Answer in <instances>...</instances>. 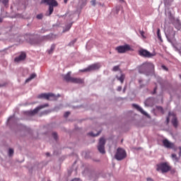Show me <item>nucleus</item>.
Listing matches in <instances>:
<instances>
[{"label": "nucleus", "instance_id": "nucleus-44", "mask_svg": "<svg viewBox=\"0 0 181 181\" xmlns=\"http://www.w3.org/2000/svg\"><path fill=\"white\" fill-rule=\"evenodd\" d=\"M139 83L141 84V83H142V80H139Z\"/></svg>", "mask_w": 181, "mask_h": 181}, {"label": "nucleus", "instance_id": "nucleus-25", "mask_svg": "<svg viewBox=\"0 0 181 181\" xmlns=\"http://www.w3.org/2000/svg\"><path fill=\"white\" fill-rule=\"evenodd\" d=\"M101 134V131H99L96 134H93V132L88 133V135H90V136H98Z\"/></svg>", "mask_w": 181, "mask_h": 181}, {"label": "nucleus", "instance_id": "nucleus-38", "mask_svg": "<svg viewBox=\"0 0 181 181\" xmlns=\"http://www.w3.org/2000/svg\"><path fill=\"white\" fill-rule=\"evenodd\" d=\"M158 89L157 87L154 88V90H153V94H156V90Z\"/></svg>", "mask_w": 181, "mask_h": 181}, {"label": "nucleus", "instance_id": "nucleus-18", "mask_svg": "<svg viewBox=\"0 0 181 181\" xmlns=\"http://www.w3.org/2000/svg\"><path fill=\"white\" fill-rule=\"evenodd\" d=\"M171 158L175 163H177V162H179V158H178L177 155H176L175 153L171 154Z\"/></svg>", "mask_w": 181, "mask_h": 181}, {"label": "nucleus", "instance_id": "nucleus-41", "mask_svg": "<svg viewBox=\"0 0 181 181\" xmlns=\"http://www.w3.org/2000/svg\"><path fill=\"white\" fill-rule=\"evenodd\" d=\"M69 1V0H64V4H66Z\"/></svg>", "mask_w": 181, "mask_h": 181}, {"label": "nucleus", "instance_id": "nucleus-45", "mask_svg": "<svg viewBox=\"0 0 181 181\" xmlns=\"http://www.w3.org/2000/svg\"><path fill=\"white\" fill-rule=\"evenodd\" d=\"M142 87H144V86L141 85V88H142Z\"/></svg>", "mask_w": 181, "mask_h": 181}, {"label": "nucleus", "instance_id": "nucleus-4", "mask_svg": "<svg viewBox=\"0 0 181 181\" xmlns=\"http://www.w3.org/2000/svg\"><path fill=\"white\" fill-rule=\"evenodd\" d=\"M115 158L117 160H122L123 159H125V158H127V151H125L124 148H118L115 155Z\"/></svg>", "mask_w": 181, "mask_h": 181}, {"label": "nucleus", "instance_id": "nucleus-17", "mask_svg": "<svg viewBox=\"0 0 181 181\" xmlns=\"http://www.w3.org/2000/svg\"><path fill=\"white\" fill-rule=\"evenodd\" d=\"M116 78L118 80V81H120V83L123 84L124 81L125 80V74L121 72V76H116Z\"/></svg>", "mask_w": 181, "mask_h": 181}, {"label": "nucleus", "instance_id": "nucleus-2", "mask_svg": "<svg viewBox=\"0 0 181 181\" xmlns=\"http://www.w3.org/2000/svg\"><path fill=\"white\" fill-rule=\"evenodd\" d=\"M156 170L160 173H168L172 170V166L168 162H162L156 165Z\"/></svg>", "mask_w": 181, "mask_h": 181}, {"label": "nucleus", "instance_id": "nucleus-16", "mask_svg": "<svg viewBox=\"0 0 181 181\" xmlns=\"http://www.w3.org/2000/svg\"><path fill=\"white\" fill-rule=\"evenodd\" d=\"M73 78V77H71V73L68 72L66 75H64V79L65 80V81H66L67 83H71V79Z\"/></svg>", "mask_w": 181, "mask_h": 181}, {"label": "nucleus", "instance_id": "nucleus-46", "mask_svg": "<svg viewBox=\"0 0 181 181\" xmlns=\"http://www.w3.org/2000/svg\"><path fill=\"white\" fill-rule=\"evenodd\" d=\"M180 78H181V75H180Z\"/></svg>", "mask_w": 181, "mask_h": 181}, {"label": "nucleus", "instance_id": "nucleus-32", "mask_svg": "<svg viewBox=\"0 0 181 181\" xmlns=\"http://www.w3.org/2000/svg\"><path fill=\"white\" fill-rule=\"evenodd\" d=\"M97 2V0H91L90 4L93 5V6H95V4Z\"/></svg>", "mask_w": 181, "mask_h": 181}, {"label": "nucleus", "instance_id": "nucleus-28", "mask_svg": "<svg viewBox=\"0 0 181 181\" xmlns=\"http://www.w3.org/2000/svg\"><path fill=\"white\" fill-rule=\"evenodd\" d=\"M119 70V65L115 66L112 69V71H118Z\"/></svg>", "mask_w": 181, "mask_h": 181}, {"label": "nucleus", "instance_id": "nucleus-39", "mask_svg": "<svg viewBox=\"0 0 181 181\" xmlns=\"http://www.w3.org/2000/svg\"><path fill=\"white\" fill-rule=\"evenodd\" d=\"M169 121H170L169 117H167V118H166V122H167V124H169Z\"/></svg>", "mask_w": 181, "mask_h": 181}, {"label": "nucleus", "instance_id": "nucleus-5", "mask_svg": "<svg viewBox=\"0 0 181 181\" xmlns=\"http://www.w3.org/2000/svg\"><path fill=\"white\" fill-rule=\"evenodd\" d=\"M37 98H44V100H47L48 101H54L57 100V96L53 93H41L37 96Z\"/></svg>", "mask_w": 181, "mask_h": 181}, {"label": "nucleus", "instance_id": "nucleus-31", "mask_svg": "<svg viewBox=\"0 0 181 181\" xmlns=\"http://www.w3.org/2000/svg\"><path fill=\"white\" fill-rule=\"evenodd\" d=\"M37 19H43V14L42 13L37 14Z\"/></svg>", "mask_w": 181, "mask_h": 181}, {"label": "nucleus", "instance_id": "nucleus-34", "mask_svg": "<svg viewBox=\"0 0 181 181\" xmlns=\"http://www.w3.org/2000/svg\"><path fill=\"white\" fill-rule=\"evenodd\" d=\"M52 136L54 139H57V133L56 132L52 133Z\"/></svg>", "mask_w": 181, "mask_h": 181}, {"label": "nucleus", "instance_id": "nucleus-35", "mask_svg": "<svg viewBox=\"0 0 181 181\" xmlns=\"http://www.w3.org/2000/svg\"><path fill=\"white\" fill-rule=\"evenodd\" d=\"M162 69H163V70H166L168 71V68L165 65H162Z\"/></svg>", "mask_w": 181, "mask_h": 181}, {"label": "nucleus", "instance_id": "nucleus-37", "mask_svg": "<svg viewBox=\"0 0 181 181\" xmlns=\"http://www.w3.org/2000/svg\"><path fill=\"white\" fill-rule=\"evenodd\" d=\"M178 149H179V156H181V146H179L178 147Z\"/></svg>", "mask_w": 181, "mask_h": 181}, {"label": "nucleus", "instance_id": "nucleus-40", "mask_svg": "<svg viewBox=\"0 0 181 181\" xmlns=\"http://www.w3.org/2000/svg\"><path fill=\"white\" fill-rule=\"evenodd\" d=\"M3 21H4V19L2 18H0V23H2Z\"/></svg>", "mask_w": 181, "mask_h": 181}, {"label": "nucleus", "instance_id": "nucleus-3", "mask_svg": "<svg viewBox=\"0 0 181 181\" xmlns=\"http://www.w3.org/2000/svg\"><path fill=\"white\" fill-rule=\"evenodd\" d=\"M41 4L49 5L48 11L46 12L45 16H50L54 11V8L59 6V3L56 0H42Z\"/></svg>", "mask_w": 181, "mask_h": 181}, {"label": "nucleus", "instance_id": "nucleus-6", "mask_svg": "<svg viewBox=\"0 0 181 181\" xmlns=\"http://www.w3.org/2000/svg\"><path fill=\"white\" fill-rule=\"evenodd\" d=\"M116 50L118 53H127V52H129L133 49L132 48H131V46L129 45L126 44L124 45L117 47Z\"/></svg>", "mask_w": 181, "mask_h": 181}, {"label": "nucleus", "instance_id": "nucleus-20", "mask_svg": "<svg viewBox=\"0 0 181 181\" xmlns=\"http://www.w3.org/2000/svg\"><path fill=\"white\" fill-rule=\"evenodd\" d=\"M36 74H32L28 78L25 80V83H29V81H31V80H33V78H35Z\"/></svg>", "mask_w": 181, "mask_h": 181}, {"label": "nucleus", "instance_id": "nucleus-10", "mask_svg": "<svg viewBox=\"0 0 181 181\" xmlns=\"http://www.w3.org/2000/svg\"><path fill=\"white\" fill-rule=\"evenodd\" d=\"M163 144L164 145L165 148H168L170 149H175V144L168 139H164L163 141Z\"/></svg>", "mask_w": 181, "mask_h": 181}, {"label": "nucleus", "instance_id": "nucleus-15", "mask_svg": "<svg viewBox=\"0 0 181 181\" xmlns=\"http://www.w3.org/2000/svg\"><path fill=\"white\" fill-rule=\"evenodd\" d=\"M173 115V118L172 119V124L175 127L177 128V119L176 118V117H175V113L173 112H169V117Z\"/></svg>", "mask_w": 181, "mask_h": 181}, {"label": "nucleus", "instance_id": "nucleus-14", "mask_svg": "<svg viewBox=\"0 0 181 181\" xmlns=\"http://www.w3.org/2000/svg\"><path fill=\"white\" fill-rule=\"evenodd\" d=\"M71 83H74V84H83V83H84V79L72 77Z\"/></svg>", "mask_w": 181, "mask_h": 181}, {"label": "nucleus", "instance_id": "nucleus-33", "mask_svg": "<svg viewBox=\"0 0 181 181\" xmlns=\"http://www.w3.org/2000/svg\"><path fill=\"white\" fill-rule=\"evenodd\" d=\"M69 115H70V112H66L64 115V117L65 118H67V117H69Z\"/></svg>", "mask_w": 181, "mask_h": 181}, {"label": "nucleus", "instance_id": "nucleus-21", "mask_svg": "<svg viewBox=\"0 0 181 181\" xmlns=\"http://www.w3.org/2000/svg\"><path fill=\"white\" fill-rule=\"evenodd\" d=\"M54 49H56V45H52L50 47V49L48 50V54H52V53H53V52L54 51Z\"/></svg>", "mask_w": 181, "mask_h": 181}, {"label": "nucleus", "instance_id": "nucleus-22", "mask_svg": "<svg viewBox=\"0 0 181 181\" xmlns=\"http://www.w3.org/2000/svg\"><path fill=\"white\" fill-rule=\"evenodd\" d=\"M169 30L170 32H171V33H169L170 36V35H172L173 37H175L176 33L175 32V30H173V28H169Z\"/></svg>", "mask_w": 181, "mask_h": 181}, {"label": "nucleus", "instance_id": "nucleus-23", "mask_svg": "<svg viewBox=\"0 0 181 181\" xmlns=\"http://www.w3.org/2000/svg\"><path fill=\"white\" fill-rule=\"evenodd\" d=\"M157 36L159 40H162V35H160V29L158 28L157 30Z\"/></svg>", "mask_w": 181, "mask_h": 181}, {"label": "nucleus", "instance_id": "nucleus-30", "mask_svg": "<svg viewBox=\"0 0 181 181\" xmlns=\"http://www.w3.org/2000/svg\"><path fill=\"white\" fill-rule=\"evenodd\" d=\"M8 155H9V156H12V155H13V149L9 148Z\"/></svg>", "mask_w": 181, "mask_h": 181}, {"label": "nucleus", "instance_id": "nucleus-29", "mask_svg": "<svg viewBox=\"0 0 181 181\" xmlns=\"http://www.w3.org/2000/svg\"><path fill=\"white\" fill-rule=\"evenodd\" d=\"M76 42H77V39H74V40L69 42V46H73V45H74V43H76Z\"/></svg>", "mask_w": 181, "mask_h": 181}, {"label": "nucleus", "instance_id": "nucleus-8", "mask_svg": "<svg viewBox=\"0 0 181 181\" xmlns=\"http://www.w3.org/2000/svg\"><path fill=\"white\" fill-rule=\"evenodd\" d=\"M139 56H141V57H147V58L153 57V56H155V54L151 53L150 52L144 49H141L139 51Z\"/></svg>", "mask_w": 181, "mask_h": 181}, {"label": "nucleus", "instance_id": "nucleus-42", "mask_svg": "<svg viewBox=\"0 0 181 181\" xmlns=\"http://www.w3.org/2000/svg\"><path fill=\"white\" fill-rule=\"evenodd\" d=\"M46 155H47V156H50V153H47Z\"/></svg>", "mask_w": 181, "mask_h": 181}, {"label": "nucleus", "instance_id": "nucleus-13", "mask_svg": "<svg viewBox=\"0 0 181 181\" xmlns=\"http://www.w3.org/2000/svg\"><path fill=\"white\" fill-rule=\"evenodd\" d=\"M132 107H134V108L137 110V111H139V112H141L143 115H145L146 117H148V113L146 112H145L144 110L142 109V107H141L139 105H136V104H133Z\"/></svg>", "mask_w": 181, "mask_h": 181}, {"label": "nucleus", "instance_id": "nucleus-11", "mask_svg": "<svg viewBox=\"0 0 181 181\" xmlns=\"http://www.w3.org/2000/svg\"><path fill=\"white\" fill-rule=\"evenodd\" d=\"M46 107H49V104L46 103L45 105H40V107H36L31 112L33 115H35V114H37L40 110L42 108H46Z\"/></svg>", "mask_w": 181, "mask_h": 181}, {"label": "nucleus", "instance_id": "nucleus-43", "mask_svg": "<svg viewBox=\"0 0 181 181\" xmlns=\"http://www.w3.org/2000/svg\"><path fill=\"white\" fill-rule=\"evenodd\" d=\"M70 28H71V24L69 25L68 30L70 29Z\"/></svg>", "mask_w": 181, "mask_h": 181}, {"label": "nucleus", "instance_id": "nucleus-19", "mask_svg": "<svg viewBox=\"0 0 181 181\" xmlns=\"http://www.w3.org/2000/svg\"><path fill=\"white\" fill-rule=\"evenodd\" d=\"M174 26L175 28V29H177V30H180L181 29V23L180 21H175L174 23Z\"/></svg>", "mask_w": 181, "mask_h": 181}, {"label": "nucleus", "instance_id": "nucleus-9", "mask_svg": "<svg viewBox=\"0 0 181 181\" xmlns=\"http://www.w3.org/2000/svg\"><path fill=\"white\" fill-rule=\"evenodd\" d=\"M101 67V65L100 64H93L92 65H90L88 68L83 69V71H93L94 70H98Z\"/></svg>", "mask_w": 181, "mask_h": 181}, {"label": "nucleus", "instance_id": "nucleus-36", "mask_svg": "<svg viewBox=\"0 0 181 181\" xmlns=\"http://www.w3.org/2000/svg\"><path fill=\"white\" fill-rule=\"evenodd\" d=\"M117 90L118 91H121L122 90V86H118Z\"/></svg>", "mask_w": 181, "mask_h": 181}, {"label": "nucleus", "instance_id": "nucleus-12", "mask_svg": "<svg viewBox=\"0 0 181 181\" xmlns=\"http://www.w3.org/2000/svg\"><path fill=\"white\" fill-rule=\"evenodd\" d=\"M26 59V53L21 52V54L14 59V62L19 63V62H22V60H25Z\"/></svg>", "mask_w": 181, "mask_h": 181}, {"label": "nucleus", "instance_id": "nucleus-27", "mask_svg": "<svg viewBox=\"0 0 181 181\" xmlns=\"http://www.w3.org/2000/svg\"><path fill=\"white\" fill-rule=\"evenodd\" d=\"M1 2L4 5V6H6V5L9 4V0H1Z\"/></svg>", "mask_w": 181, "mask_h": 181}, {"label": "nucleus", "instance_id": "nucleus-26", "mask_svg": "<svg viewBox=\"0 0 181 181\" xmlns=\"http://www.w3.org/2000/svg\"><path fill=\"white\" fill-rule=\"evenodd\" d=\"M156 110H158V111H160V112H162V114H164L163 107L160 106H156Z\"/></svg>", "mask_w": 181, "mask_h": 181}, {"label": "nucleus", "instance_id": "nucleus-1", "mask_svg": "<svg viewBox=\"0 0 181 181\" xmlns=\"http://www.w3.org/2000/svg\"><path fill=\"white\" fill-rule=\"evenodd\" d=\"M137 70L140 74L150 76L155 70V65L151 62H146L137 66Z\"/></svg>", "mask_w": 181, "mask_h": 181}, {"label": "nucleus", "instance_id": "nucleus-24", "mask_svg": "<svg viewBox=\"0 0 181 181\" xmlns=\"http://www.w3.org/2000/svg\"><path fill=\"white\" fill-rule=\"evenodd\" d=\"M139 33L143 39H146V37L145 36V31L139 30Z\"/></svg>", "mask_w": 181, "mask_h": 181}, {"label": "nucleus", "instance_id": "nucleus-7", "mask_svg": "<svg viewBox=\"0 0 181 181\" xmlns=\"http://www.w3.org/2000/svg\"><path fill=\"white\" fill-rule=\"evenodd\" d=\"M98 149L100 153H105V139L103 137L100 138L99 140Z\"/></svg>", "mask_w": 181, "mask_h": 181}]
</instances>
